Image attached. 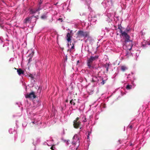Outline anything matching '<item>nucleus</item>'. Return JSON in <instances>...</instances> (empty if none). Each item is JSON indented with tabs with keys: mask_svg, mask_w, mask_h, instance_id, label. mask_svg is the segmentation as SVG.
Wrapping results in <instances>:
<instances>
[{
	"mask_svg": "<svg viewBox=\"0 0 150 150\" xmlns=\"http://www.w3.org/2000/svg\"><path fill=\"white\" fill-rule=\"evenodd\" d=\"M67 47H68L69 48V43H68V44H67Z\"/></svg>",
	"mask_w": 150,
	"mask_h": 150,
	"instance_id": "nucleus-27",
	"label": "nucleus"
},
{
	"mask_svg": "<svg viewBox=\"0 0 150 150\" xmlns=\"http://www.w3.org/2000/svg\"><path fill=\"white\" fill-rule=\"evenodd\" d=\"M47 144L49 146H52L51 147V149L52 150H57L56 148L54 147L53 144V140L52 139H51L50 141L47 140Z\"/></svg>",
	"mask_w": 150,
	"mask_h": 150,
	"instance_id": "nucleus-6",
	"label": "nucleus"
},
{
	"mask_svg": "<svg viewBox=\"0 0 150 150\" xmlns=\"http://www.w3.org/2000/svg\"><path fill=\"white\" fill-rule=\"evenodd\" d=\"M70 103L71 105H74L75 103L74 102V100H71L70 101Z\"/></svg>",
	"mask_w": 150,
	"mask_h": 150,
	"instance_id": "nucleus-19",
	"label": "nucleus"
},
{
	"mask_svg": "<svg viewBox=\"0 0 150 150\" xmlns=\"http://www.w3.org/2000/svg\"><path fill=\"white\" fill-rule=\"evenodd\" d=\"M79 135V133H78L77 134H76L73 137V141L72 142V144L74 145L75 146L76 145V144H78V145L77 146V147L76 148V149L78 147L79 145V138H78Z\"/></svg>",
	"mask_w": 150,
	"mask_h": 150,
	"instance_id": "nucleus-3",
	"label": "nucleus"
},
{
	"mask_svg": "<svg viewBox=\"0 0 150 150\" xmlns=\"http://www.w3.org/2000/svg\"><path fill=\"white\" fill-rule=\"evenodd\" d=\"M91 133V132H88V135L87 136V139H89V135Z\"/></svg>",
	"mask_w": 150,
	"mask_h": 150,
	"instance_id": "nucleus-21",
	"label": "nucleus"
},
{
	"mask_svg": "<svg viewBox=\"0 0 150 150\" xmlns=\"http://www.w3.org/2000/svg\"><path fill=\"white\" fill-rule=\"evenodd\" d=\"M132 87H133L132 85L128 84L126 87V88L127 89H131Z\"/></svg>",
	"mask_w": 150,
	"mask_h": 150,
	"instance_id": "nucleus-18",
	"label": "nucleus"
},
{
	"mask_svg": "<svg viewBox=\"0 0 150 150\" xmlns=\"http://www.w3.org/2000/svg\"><path fill=\"white\" fill-rule=\"evenodd\" d=\"M78 34L79 36L83 37L84 38L88 37L89 36V33L88 32L83 31L82 30L79 31L78 32Z\"/></svg>",
	"mask_w": 150,
	"mask_h": 150,
	"instance_id": "nucleus-4",
	"label": "nucleus"
},
{
	"mask_svg": "<svg viewBox=\"0 0 150 150\" xmlns=\"http://www.w3.org/2000/svg\"><path fill=\"white\" fill-rule=\"evenodd\" d=\"M110 19V20H109V22H111L112 21V19L111 18H110V17H109V18Z\"/></svg>",
	"mask_w": 150,
	"mask_h": 150,
	"instance_id": "nucleus-26",
	"label": "nucleus"
},
{
	"mask_svg": "<svg viewBox=\"0 0 150 150\" xmlns=\"http://www.w3.org/2000/svg\"><path fill=\"white\" fill-rule=\"evenodd\" d=\"M120 42H122V44H123V45H125V43H124V42H123V41H122V40H121Z\"/></svg>",
	"mask_w": 150,
	"mask_h": 150,
	"instance_id": "nucleus-25",
	"label": "nucleus"
},
{
	"mask_svg": "<svg viewBox=\"0 0 150 150\" xmlns=\"http://www.w3.org/2000/svg\"><path fill=\"white\" fill-rule=\"evenodd\" d=\"M105 83L104 81V80H103L102 81L101 83L102 85H103Z\"/></svg>",
	"mask_w": 150,
	"mask_h": 150,
	"instance_id": "nucleus-23",
	"label": "nucleus"
},
{
	"mask_svg": "<svg viewBox=\"0 0 150 150\" xmlns=\"http://www.w3.org/2000/svg\"><path fill=\"white\" fill-rule=\"evenodd\" d=\"M113 15L112 14V15H111L110 16V17H111V16Z\"/></svg>",
	"mask_w": 150,
	"mask_h": 150,
	"instance_id": "nucleus-36",
	"label": "nucleus"
},
{
	"mask_svg": "<svg viewBox=\"0 0 150 150\" xmlns=\"http://www.w3.org/2000/svg\"><path fill=\"white\" fill-rule=\"evenodd\" d=\"M17 72L18 73V74L19 75H21V74H24V72L22 70L20 69H18L17 70Z\"/></svg>",
	"mask_w": 150,
	"mask_h": 150,
	"instance_id": "nucleus-13",
	"label": "nucleus"
},
{
	"mask_svg": "<svg viewBox=\"0 0 150 150\" xmlns=\"http://www.w3.org/2000/svg\"><path fill=\"white\" fill-rule=\"evenodd\" d=\"M67 41L69 42H71V33H68L67 34Z\"/></svg>",
	"mask_w": 150,
	"mask_h": 150,
	"instance_id": "nucleus-10",
	"label": "nucleus"
},
{
	"mask_svg": "<svg viewBox=\"0 0 150 150\" xmlns=\"http://www.w3.org/2000/svg\"><path fill=\"white\" fill-rule=\"evenodd\" d=\"M107 16H109V14H107Z\"/></svg>",
	"mask_w": 150,
	"mask_h": 150,
	"instance_id": "nucleus-34",
	"label": "nucleus"
},
{
	"mask_svg": "<svg viewBox=\"0 0 150 150\" xmlns=\"http://www.w3.org/2000/svg\"><path fill=\"white\" fill-rule=\"evenodd\" d=\"M69 140H64V142H65V143H66L67 144V145H68L69 144Z\"/></svg>",
	"mask_w": 150,
	"mask_h": 150,
	"instance_id": "nucleus-20",
	"label": "nucleus"
},
{
	"mask_svg": "<svg viewBox=\"0 0 150 150\" xmlns=\"http://www.w3.org/2000/svg\"><path fill=\"white\" fill-rule=\"evenodd\" d=\"M26 98H28L30 99H33L35 97L34 92H32L25 96Z\"/></svg>",
	"mask_w": 150,
	"mask_h": 150,
	"instance_id": "nucleus-8",
	"label": "nucleus"
},
{
	"mask_svg": "<svg viewBox=\"0 0 150 150\" xmlns=\"http://www.w3.org/2000/svg\"><path fill=\"white\" fill-rule=\"evenodd\" d=\"M121 69L123 71H125L127 69V68L125 66H122L121 67Z\"/></svg>",
	"mask_w": 150,
	"mask_h": 150,
	"instance_id": "nucleus-16",
	"label": "nucleus"
},
{
	"mask_svg": "<svg viewBox=\"0 0 150 150\" xmlns=\"http://www.w3.org/2000/svg\"><path fill=\"white\" fill-rule=\"evenodd\" d=\"M69 51L70 52H73L75 51L74 46V44H72V45L71 46L70 48L69 49Z\"/></svg>",
	"mask_w": 150,
	"mask_h": 150,
	"instance_id": "nucleus-15",
	"label": "nucleus"
},
{
	"mask_svg": "<svg viewBox=\"0 0 150 150\" xmlns=\"http://www.w3.org/2000/svg\"><path fill=\"white\" fill-rule=\"evenodd\" d=\"M41 8H40V6L38 8L36 9H33V8H30L29 9L30 12V13L31 14H34L35 13L37 12L38 11H39L41 9Z\"/></svg>",
	"mask_w": 150,
	"mask_h": 150,
	"instance_id": "nucleus-7",
	"label": "nucleus"
},
{
	"mask_svg": "<svg viewBox=\"0 0 150 150\" xmlns=\"http://www.w3.org/2000/svg\"><path fill=\"white\" fill-rule=\"evenodd\" d=\"M30 18L28 17L25 19L24 21V23H27L28 22H29L30 20Z\"/></svg>",
	"mask_w": 150,
	"mask_h": 150,
	"instance_id": "nucleus-17",
	"label": "nucleus"
},
{
	"mask_svg": "<svg viewBox=\"0 0 150 150\" xmlns=\"http://www.w3.org/2000/svg\"><path fill=\"white\" fill-rule=\"evenodd\" d=\"M129 127H130V128L131 129V128H132V125H130V126Z\"/></svg>",
	"mask_w": 150,
	"mask_h": 150,
	"instance_id": "nucleus-29",
	"label": "nucleus"
},
{
	"mask_svg": "<svg viewBox=\"0 0 150 150\" xmlns=\"http://www.w3.org/2000/svg\"><path fill=\"white\" fill-rule=\"evenodd\" d=\"M34 52H32L31 54L28 55V57H29L30 58L28 60V63H30L32 61V58L34 54Z\"/></svg>",
	"mask_w": 150,
	"mask_h": 150,
	"instance_id": "nucleus-12",
	"label": "nucleus"
},
{
	"mask_svg": "<svg viewBox=\"0 0 150 150\" xmlns=\"http://www.w3.org/2000/svg\"><path fill=\"white\" fill-rule=\"evenodd\" d=\"M33 122V123H34V122Z\"/></svg>",
	"mask_w": 150,
	"mask_h": 150,
	"instance_id": "nucleus-37",
	"label": "nucleus"
},
{
	"mask_svg": "<svg viewBox=\"0 0 150 150\" xmlns=\"http://www.w3.org/2000/svg\"><path fill=\"white\" fill-rule=\"evenodd\" d=\"M4 16V14H0V25H1V27L3 29H4V28H6V26H5V25H3V24L4 23H7L6 22V21L5 20H4V18H3V17Z\"/></svg>",
	"mask_w": 150,
	"mask_h": 150,
	"instance_id": "nucleus-5",
	"label": "nucleus"
},
{
	"mask_svg": "<svg viewBox=\"0 0 150 150\" xmlns=\"http://www.w3.org/2000/svg\"><path fill=\"white\" fill-rule=\"evenodd\" d=\"M42 2H40L39 3V5H40L41 4Z\"/></svg>",
	"mask_w": 150,
	"mask_h": 150,
	"instance_id": "nucleus-31",
	"label": "nucleus"
},
{
	"mask_svg": "<svg viewBox=\"0 0 150 150\" xmlns=\"http://www.w3.org/2000/svg\"><path fill=\"white\" fill-rule=\"evenodd\" d=\"M132 84H134L133 83H132ZM134 86H134V85H133V87L134 88Z\"/></svg>",
	"mask_w": 150,
	"mask_h": 150,
	"instance_id": "nucleus-32",
	"label": "nucleus"
},
{
	"mask_svg": "<svg viewBox=\"0 0 150 150\" xmlns=\"http://www.w3.org/2000/svg\"><path fill=\"white\" fill-rule=\"evenodd\" d=\"M99 57V56L98 55H96L95 56H91L88 59L87 61V66L89 68L92 67V64L93 62L94 61L97 60Z\"/></svg>",
	"mask_w": 150,
	"mask_h": 150,
	"instance_id": "nucleus-2",
	"label": "nucleus"
},
{
	"mask_svg": "<svg viewBox=\"0 0 150 150\" xmlns=\"http://www.w3.org/2000/svg\"><path fill=\"white\" fill-rule=\"evenodd\" d=\"M9 133H12V129H10L9 130Z\"/></svg>",
	"mask_w": 150,
	"mask_h": 150,
	"instance_id": "nucleus-24",
	"label": "nucleus"
},
{
	"mask_svg": "<svg viewBox=\"0 0 150 150\" xmlns=\"http://www.w3.org/2000/svg\"><path fill=\"white\" fill-rule=\"evenodd\" d=\"M117 35H119L118 33H117Z\"/></svg>",
	"mask_w": 150,
	"mask_h": 150,
	"instance_id": "nucleus-35",
	"label": "nucleus"
},
{
	"mask_svg": "<svg viewBox=\"0 0 150 150\" xmlns=\"http://www.w3.org/2000/svg\"><path fill=\"white\" fill-rule=\"evenodd\" d=\"M81 120L82 122H84L87 121V120L86 117L84 115H82L81 117Z\"/></svg>",
	"mask_w": 150,
	"mask_h": 150,
	"instance_id": "nucleus-11",
	"label": "nucleus"
},
{
	"mask_svg": "<svg viewBox=\"0 0 150 150\" xmlns=\"http://www.w3.org/2000/svg\"><path fill=\"white\" fill-rule=\"evenodd\" d=\"M109 65L110 64L109 63H106V64H105L104 66V67L106 68V70L107 72H108V68Z\"/></svg>",
	"mask_w": 150,
	"mask_h": 150,
	"instance_id": "nucleus-14",
	"label": "nucleus"
},
{
	"mask_svg": "<svg viewBox=\"0 0 150 150\" xmlns=\"http://www.w3.org/2000/svg\"><path fill=\"white\" fill-rule=\"evenodd\" d=\"M147 131L150 132V127L148 129Z\"/></svg>",
	"mask_w": 150,
	"mask_h": 150,
	"instance_id": "nucleus-28",
	"label": "nucleus"
},
{
	"mask_svg": "<svg viewBox=\"0 0 150 150\" xmlns=\"http://www.w3.org/2000/svg\"><path fill=\"white\" fill-rule=\"evenodd\" d=\"M132 84H134L133 83H132ZM134 86H134V85H133V87L134 88Z\"/></svg>",
	"mask_w": 150,
	"mask_h": 150,
	"instance_id": "nucleus-33",
	"label": "nucleus"
},
{
	"mask_svg": "<svg viewBox=\"0 0 150 150\" xmlns=\"http://www.w3.org/2000/svg\"><path fill=\"white\" fill-rule=\"evenodd\" d=\"M33 144L34 145H35V144H37L36 143H35L34 142L33 143Z\"/></svg>",
	"mask_w": 150,
	"mask_h": 150,
	"instance_id": "nucleus-30",
	"label": "nucleus"
},
{
	"mask_svg": "<svg viewBox=\"0 0 150 150\" xmlns=\"http://www.w3.org/2000/svg\"><path fill=\"white\" fill-rule=\"evenodd\" d=\"M118 28L119 29V32L120 33V37L121 38H122L124 40V42L126 43L129 42L130 41L129 36L128 35L126 32L123 31L119 27Z\"/></svg>",
	"mask_w": 150,
	"mask_h": 150,
	"instance_id": "nucleus-1",
	"label": "nucleus"
},
{
	"mask_svg": "<svg viewBox=\"0 0 150 150\" xmlns=\"http://www.w3.org/2000/svg\"><path fill=\"white\" fill-rule=\"evenodd\" d=\"M41 17L42 19H45L47 17H46V16H45V15H43Z\"/></svg>",
	"mask_w": 150,
	"mask_h": 150,
	"instance_id": "nucleus-22",
	"label": "nucleus"
},
{
	"mask_svg": "<svg viewBox=\"0 0 150 150\" xmlns=\"http://www.w3.org/2000/svg\"><path fill=\"white\" fill-rule=\"evenodd\" d=\"M79 119V117H77L76 119V120H74V126L75 128H77L79 127V126L81 123L80 122H78L77 121Z\"/></svg>",
	"mask_w": 150,
	"mask_h": 150,
	"instance_id": "nucleus-9",
	"label": "nucleus"
}]
</instances>
